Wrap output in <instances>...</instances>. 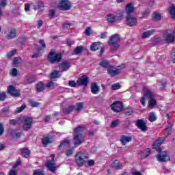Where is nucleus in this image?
Wrapping results in <instances>:
<instances>
[{"label":"nucleus","mask_w":175,"mask_h":175,"mask_svg":"<svg viewBox=\"0 0 175 175\" xmlns=\"http://www.w3.org/2000/svg\"><path fill=\"white\" fill-rule=\"evenodd\" d=\"M31 157V150L28 148H23V157L28 159Z\"/></svg>","instance_id":"nucleus-33"},{"label":"nucleus","mask_w":175,"mask_h":175,"mask_svg":"<svg viewBox=\"0 0 175 175\" xmlns=\"http://www.w3.org/2000/svg\"><path fill=\"white\" fill-rule=\"evenodd\" d=\"M111 109L114 113H121L124 110V104L121 101H115L111 105Z\"/></svg>","instance_id":"nucleus-10"},{"label":"nucleus","mask_w":175,"mask_h":175,"mask_svg":"<svg viewBox=\"0 0 175 175\" xmlns=\"http://www.w3.org/2000/svg\"><path fill=\"white\" fill-rule=\"evenodd\" d=\"M8 175H17V172H16L14 170H10L9 172Z\"/></svg>","instance_id":"nucleus-64"},{"label":"nucleus","mask_w":175,"mask_h":175,"mask_svg":"<svg viewBox=\"0 0 175 175\" xmlns=\"http://www.w3.org/2000/svg\"><path fill=\"white\" fill-rule=\"evenodd\" d=\"M159 83L161 85L160 89L165 90V88H166V85H167V80L163 79L161 81H159Z\"/></svg>","instance_id":"nucleus-42"},{"label":"nucleus","mask_w":175,"mask_h":175,"mask_svg":"<svg viewBox=\"0 0 175 175\" xmlns=\"http://www.w3.org/2000/svg\"><path fill=\"white\" fill-rule=\"evenodd\" d=\"M21 62V57H15L13 60V64L14 65H18Z\"/></svg>","instance_id":"nucleus-51"},{"label":"nucleus","mask_w":175,"mask_h":175,"mask_svg":"<svg viewBox=\"0 0 175 175\" xmlns=\"http://www.w3.org/2000/svg\"><path fill=\"white\" fill-rule=\"evenodd\" d=\"M7 92L8 94L12 95L13 96H18V95H20V92L16 90V89H14V87H13L12 85H9L7 88Z\"/></svg>","instance_id":"nucleus-23"},{"label":"nucleus","mask_w":175,"mask_h":175,"mask_svg":"<svg viewBox=\"0 0 175 175\" xmlns=\"http://www.w3.org/2000/svg\"><path fill=\"white\" fill-rule=\"evenodd\" d=\"M84 129H85V126L83 125H79L78 126L74 129L73 144L74 146H75V147L81 146V144H83L85 140V137L83 135Z\"/></svg>","instance_id":"nucleus-3"},{"label":"nucleus","mask_w":175,"mask_h":175,"mask_svg":"<svg viewBox=\"0 0 175 175\" xmlns=\"http://www.w3.org/2000/svg\"><path fill=\"white\" fill-rule=\"evenodd\" d=\"M44 83H43V82L39 81L36 84V91L37 94H39V92H42V91H44Z\"/></svg>","instance_id":"nucleus-27"},{"label":"nucleus","mask_w":175,"mask_h":175,"mask_svg":"<svg viewBox=\"0 0 175 175\" xmlns=\"http://www.w3.org/2000/svg\"><path fill=\"white\" fill-rule=\"evenodd\" d=\"M85 33L88 36H90V35H91V27H88L86 28V29L85 30Z\"/></svg>","instance_id":"nucleus-59"},{"label":"nucleus","mask_w":175,"mask_h":175,"mask_svg":"<svg viewBox=\"0 0 175 175\" xmlns=\"http://www.w3.org/2000/svg\"><path fill=\"white\" fill-rule=\"evenodd\" d=\"M111 167L115 170H122V169L124 167V165L122 163H121V162H120L119 160L116 159L112 162Z\"/></svg>","instance_id":"nucleus-21"},{"label":"nucleus","mask_w":175,"mask_h":175,"mask_svg":"<svg viewBox=\"0 0 175 175\" xmlns=\"http://www.w3.org/2000/svg\"><path fill=\"white\" fill-rule=\"evenodd\" d=\"M48 61L51 64L61 62L62 61V53H55V51L51 50L48 55Z\"/></svg>","instance_id":"nucleus-6"},{"label":"nucleus","mask_w":175,"mask_h":175,"mask_svg":"<svg viewBox=\"0 0 175 175\" xmlns=\"http://www.w3.org/2000/svg\"><path fill=\"white\" fill-rule=\"evenodd\" d=\"M51 120V115H46L44 118V122H49Z\"/></svg>","instance_id":"nucleus-60"},{"label":"nucleus","mask_w":175,"mask_h":175,"mask_svg":"<svg viewBox=\"0 0 175 175\" xmlns=\"http://www.w3.org/2000/svg\"><path fill=\"white\" fill-rule=\"evenodd\" d=\"M6 99V92H3L0 93V100H5Z\"/></svg>","instance_id":"nucleus-57"},{"label":"nucleus","mask_w":175,"mask_h":175,"mask_svg":"<svg viewBox=\"0 0 175 175\" xmlns=\"http://www.w3.org/2000/svg\"><path fill=\"white\" fill-rule=\"evenodd\" d=\"M42 144L44 147H47L49 144H51L54 142V138L53 137H49L47 135H43V138L41 139Z\"/></svg>","instance_id":"nucleus-19"},{"label":"nucleus","mask_w":175,"mask_h":175,"mask_svg":"<svg viewBox=\"0 0 175 175\" xmlns=\"http://www.w3.org/2000/svg\"><path fill=\"white\" fill-rule=\"evenodd\" d=\"M75 154V148H72L70 149H68L65 152V155L66 157H72Z\"/></svg>","instance_id":"nucleus-41"},{"label":"nucleus","mask_w":175,"mask_h":175,"mask_svg":"<svg viewBox=\"0 0 175 175\" xmlns=\"http://www.w3.org/2000/svg\"><path fill=\"white\" fill-rule=\"evenodd\" d=\"M29 103L31 107H39L40 106V103L36 102L33 99L29 100Z\"/></svg>","instance_id":"nucleus-38"},{"label":"nucleus","mask_w":175,"mask_h":175,"mask_svg":"<svg viewBox=\"0 0 175 175\" xmlns=\"http://www.w3.org/2000/svg\"><path fill=\"white\" fill-rule=\"evenodd\" d=\"M38 43L40 46H39L37 48L38 53L39 54H40V53H44V51L46 50V42H44V40L43 39L39 40Z\"/></svg>","instance_id":"nucleus-22"},{"label":"nucleus","mask_w":175,"mask_h":175,"mask_svg":"<svg viewBox=\"0 0 175 175\" xmlns=\"http://www.w3.org/2000/svg\"><path fill=\"white\" fill-rule=\"evenodd\" d=\"M51 80H54V79H59V77H61V75L59 71L58 70H53L51 73V76H50Z\"/></svg>","instance_id":"nucleus-35"},{"label":"nucleus","mask_w":175,"mask_h":175,"mask_svg":"<svg viewBox=\"0 0 175 175\" xmlns=\"http://www.w3.org/2000/svg\"><path fill=\"white\" fill-rule=\"evenodd\" d=\"M75 159L77 166L83 167L90 159V154L87 152L79 151L75 154Z\"/></svg>","instance_id":"nucleus-4"},{"label":"nucleus","mask_w":175,"mask_h":175,"mask_svg":"<svg viewBox=\"0 0 175 175\" xmlns=\"http://www.w3.org/2000/svg\"><path fill=\"white\" fill-rule=\"evenodd\" d=\"M75 109H76V105H70L68 107L66 108H63L62 109V113H64V114H70V113H72V111H73V110H75Z\"/></svg>","instance_id":"nucleus-28"},{"label":"nucleus","mask_w":175,"mask_h":175,"mask_svg":"<svg viewBox=\"0 0 175 175\" xmlns=\"http://www.w3.org/2000/svg\"><path fill=\"white\" fill-rule=\"evenodd\" d=\"M45 166L47 167L49 172H51V173H57V163L55 162L49 161L46 163Z\"/></svg>","instance_id":"nucleus-16"},{"label":"nucleus","mask_w":175,"mask_h":175,"mask_svg":"<svg viewBox=\"0 0 175 175\" xmlns=\"http://www.w3.org/2000/svg\"><path fill=\"white\" fill-rule=\"evenodd\" d=\"M113 69L114 67L113 66H109V68L107 69V73L108 75H109V76H111V77H114V76H118V75H120L121 73V69Z\"/></svg>","instance_id":"nucleus-20"},{"label":"nucleus","mask_w":175,"mask_h":175,"mask_svg":"<svg viewBox=\"0 0 175 175\" xmlns=\"http://www.w3.org/2000/svg\"><path fill=\"white\" fill-rule=\"evenodd\" d=\"M70 146V140L69 139H64L62 141L60 144L58 146V150H61V148H65V147Z\"/></svg>","instance_id":"nucleus-31"},{"label":"nucleus","mask_w":175,"mask_h":175,"mask_svg":"<svg viewBox=\"0 0 175 175\" xmlns=\"http://www.w3.org/2000/svg\"><path fill=\"white\" fill-rule=\"evenodd\" d=\"M54 16H55V10H49L50 18H54Z\"/></svg>","instance_id":"nucleus-56"},{"label":"nucleus","mask_w":175,"mask_h":175,"mask_svg":"<svg viewBox=\"0 0 175 175\" xmlns=\"http://www.w3.org/2000/svg\"><path fill=\"white\" fill-rule=\"evenodd\" d=\"M135 126L138 129H140L142 132H147V131H148L147 123L143 119H138L135 123Z\"/></svg>","instance_id":"nucleus-11"},{"label":"nucleus","mask_w":175,"mask_h":175,"mask_svg":"<svg viewBox=\"0 0 175 175\" xmlns=\"http://www.w3.org/2000/svg\"><path fill=\"white\" fill-rule=\"evenodd\" d=\"M17 53V50L14 49L11 51H10L8 54H7V57L9 59H12V57H14V55H16V54Z\"/></svg>","instance_id":"nucleus-45"},{"label":"nucleus","mask_w":175,"mask_h":175,"mask_svg":"<svg viewBox=\"0 0 175 175\" xmlns=\"http://www.w3.org/2000/svg\"><path fill=\"white\" fill-rule=\"evenodd\" d=\"M148 120L150 122H154V121H157V116H155V113L150 112Z\"/></svg>","instance_id":"nucleus-39"},{"label":"nucleus","mask_w":175,"mask_h":175,"mask_svg":"<svg viewBox=\"0 0 175 175\" xmlns=\"http://www.w3.org/2000/svg\"><path fill=\"white\" fill-rule=\"evenodd\" d=\"M47 88H49V90H54V82L49 81L46 83Z\"/></svg>","instance_id":"nucleus-53"},{"label":"nucleus","mask_w":175,"mask_h":175,"mask_svg":"<svg viewBox=\"0 0 175 175\" xmlns=\"http://www.w3.org/2000/svg\"><path fill=\"white\" fill-rule=\"evenodd\" d=\"M170 14L173 20H175V5H172L170 8Z\"/></svg>","instance_id":"nucleus-43"},{"label":"nucleus","mask_w":175,"mask_h":175,"mask_svg":"<svg viewBox=\"0 0 175 175\" xmlns=\"http://www.w3.org/2000/svg\"><path fill=\"white\" fill-rule=\"evenodd\" d=\"M10 125H17V124H21L23 122V120L21 118H19L18 120H10L9 121Z\"/></svg>","instance_id":"nucleus-40"},{"label":"nucleus","mask_w":175,"mask_h":175,"mask_svg":"<svg viewBox=\"0 0 175 175\" xmlns=\"http://www.w3.org/2000/svg\"><path fill=\"white\" fill-rule=\"evenodd\" d=\"M62 27H63L65 29H70V24H69V23H63V24H62Z\"/></svg>","instance_id":"nucleus-62"},{"label":"nucleus","mask_w":175,"mask_h":175,"mask_svg":"<svg viewBox=\"0 0 175 175\" xmlns=\"http://www.w3.org/2000/svg\"><path fill=\"white\" fill-rule=\"evenodd\" d=\"M120 142L122 143V146H126L128 143L132 142V137L122 135L120 139Z\"/></svg>","instance_id":"nucleus-24"},{"label":"nucleus","mask_w":175,"mask_h":175,"mask_svg":"<svg viewBox=\"0 0 175 175\" xmlns=\"http://www.w3.org/2000/svg\"><path fill=\"white\" fill-rule=\"evenodd\" d=\"M33 175H44V172L40 170H36L33 171Z\"/></svg>","instance_id":"nucleus-52"},{"label":"nucleus","mask_w":175,"mask_h":175,"mask_svg":"<svg viewBox=\"0 0 175 175\" xmlns=\"http://www.w3.org/2000/svg\"><path fill=\"white\" fill-rule=\"evenodd\" d=\"M68 85L69 87H71L72 88H76V87H77V82L76 83V81L71 80L68 81Z\"/></svg>","instance_id":"nucleus-48"},{"label":"nucleus","mask_w":175,"mask_h":175,"mask_svg":"<svg viewBox=\"0 0 175 175\" xmlns=\"http://www.w3.org/2000/svg\"><path fill=\"white\" fill-rule=\"evenodd\" d=\"M100 88L98 86V83L96 82H94L92 83L91 85V92L94 95H96L99 92Z\"/></svg>","instance_id":"nucleus-25"},{"label":"nucleus","mask_w":175,"mask_h":175,"mask_svg":"<svg viewBox=\"0 0 175 175\" xmlns=\"http://www.w3.org/2000/svg\"><path fill=\"white\" fill-rule=\"evenodd\" d=\"M90 50L92 51H97V50H100V53L98 55L99 57H102L105 53V48L102 46V43L100 42L92 43L90 46Z\"/></svg>","instance_id":"nucleus-9"},{"label":"nucleus","mask_w":175,"mask_h":175,"mask_svg":"<svg viewBox=\"0 0 175 175\" xmlns=\"http://www.w3.org/2000/svg\"><path fill=\"white\" fill-rule=\"evenodd\" d=\"M122 111H124V114L126 117H129V116L133 114V109L131 107L123 108Z\"/></svg>","instance_id":"nucleus-30"},{"label":"nucleus","mask_w":175,"mask_h":175,"mask_svg":"<svg viewBox=\"0 0 175 175\" xmlns=\"http://www.w3.org/2000/svg\"><path fill=\"white\" fill-rule=\"evenodd\" d=\"M58 8L59 10H70L72 9V3L69 0H60Z\"/></svg>","instance_id":"nucleus-8"},{"label":"nucleus","mask_w":175,"mask_h":175,"mask_svg":"<svg viewBox=\"0 0 175 175\" xmlns=\"http://www.w3.org/2000/svg\"><path fill=\"white\" fill-rule=\"evenodd\" d=\"M31 10V4L30 3H25V11L29 12Z\"/></svg>","instance_id":"nucleus-58"},{"label":"nucleus","mask_w":175,"mask_h":175,"mask_svg":"<svg viewBox=\"0 0 175 175\" xmlns=\"http://www.w3.org/2000/svg\"><path fill=\"white\" fill-rule=\"evenodd\" d=\"M120 42H121V38L117 33L112 35L109 38L108 44L110 46L111 51H117L120 49Z\"/></svg>","instance_id":"nucleus-5"},{"label":"nucleus","mask_w":175,"mask_h":175,"mask_svg":"<svg viewBox=\"0 0 175 175\" xmlns=\"http://www.w3.org/2000/svg\"><path fill=\"white\" fill-rule=\"evenodd\" d=\"M143 92L144 94L140 99V103L142 105V106H146V99L148 98L149 99L148 107H149L150 109H154V107L157 106V100L154 99V93H152V92L147 88H144Z\"/></svg>","instance_id":"nucleus-2"},{"label":"nucleus","mask_w":175,"mask_h":175,"mask_svg":"<svg viewBox=\"0 0 175 175\" xmlns=\"http://www.w3.org/2000/svg\"><path fill=\"white\" fill-rule=\"evenodd\" d=\"M43 25V21H42V20H38V21H37V28H40Z\"/></svg>","instance_id":"nucleus-61"},{"label":"nucleus","mask_w":175,"mask_h":175,"mask_svg":"<svg viewBox=\"0 0 175 175\" xmlns=\"http://www.w3.org/2000/svg\"><path fill=\"white\" fill-rule=\"evenodd\" d=\"M162 15L157 12H154V15L152 16V20H153V21H159L160 20H162Z\"/></svg>","instance_id":"nucleus-36"},{"label":"nucleus","mask_w":175,"mask_h":175,"mask_svg":"<svg viewBox=\"0 0 175 175\" xmlns=\"http://www.w3.org/2000/svg\"><path fill=\"white\" fill-rule=\"evenodd\" d=\"M83 51H84V46L83 45L78 46L75 49L72 55H79Z\"/></svg>","instance_id":"nucleus-29"},{"label":"nucleus","mask_w":175,"mask_h":175,"mask_svg":"<svg viewBox=\"0 0 175 175\" xmlns=\"http://www.w3.org/2000/svg\"><path fill=\"white\" fill-rule=\"evenodd\" d=\"M163 142H165V138L160 137L152 144L153 150H156L157 152H159L157 156L159 162H167L170 161V157H169L167 151L162 152V149L161 148V146H162Z\"/></svg>","instance_id":"nucleus-1"},{"label":"nucleus","mask_w":175,"mask_h":175,"mask_svg":"<svg viewBox=\"0 0 175 175\" xmlns=\"http://www.w3.org/2000/svg\"><path fill=\"white\" fill-rule=\"evenodd\" d=\"M21 111H23V105H21L20 107H17L15 110V113H21Z\"/></svg>","instance_id":"nucleus-63"},{"label":"nucleus","mask_w":175,"mask_h":175,"mask_svg":"<svg viewBox=\"0 0 175 175\" xmlns=\"http://www.w3.org/2000/svg\"><path fill=\"white\" fill-rule=\"evenodd\" d=\"M36 81V77L31 75L27 77V84H32Z\"/></svg>","instance_id":"nucleus-37"},{"label":"nucleus","mask_w":175,"mask_h":175,"mask_svg":"<svg viewBox=\"0 0 175 175\" xmlns=\"http://www.w3.org/2000/svg\"><path fill=\"white\" fill-rule=\"evenodd\" d=\"M121 88V85H120V83H113L111 86V89L113 91H117V90H120Z\"/></svg>","instance_id":"nucleus-46"},{"label":"nucleus","mask_w":175,"mask_h":175,"mask_svg":"<svg viewBox=\"0 0 175 175\" xmlns=\"http://www.w3.org/2000/svg\"><path fill=\"white\" fill-rule=\"evenodd\" d=\"M38 8L41 10V12H43V10H44V3H43V1L38 2Z\"/></svg>","instance_id":"nucleus-50"},{"label":"nucleus","mask_w":175,"mask_h":175,"mask_svg":"<svg viewBox=\"0 0 175 175\" xmlns=\"http://www.w3.org/2000/svg\"><path fill=\"white\" fill-rule=\"evenodd\" d=\"M20 72L17 70L16 68H12L10 71V75L12 77L17 76V75H19Z\"/></svg>","instance_id":"nucleus-49"},{"label":"nucleus","mask_w":175,"mask_h":175,"mask_svg":"<svg viewBox=\"0 0 175 175\" xmlns=\"http://www.w3.org/2000/svg\"><path fill=\"white\" fill-rule=\"evenodd\" d=\"M86 163H88V166H90V167L94 166V165H95V160L94 159H90V160H87Z\"/></svg>","instance_id":"nucleus-54"},{"label":"nucleus","mask_w":175,"mask_h":175,"mask_svg":"<svg viewBox=\"0 0 175 175\" xmlns=\"http://www.w3.org/2000/svg\"><path fill=\"white\" fill-rule=\"evenodd\" d=\"M4 36L5 39L10 40V39H14L16 38V29H8L4 32Z\"/></svg>","instance_id":"nucleus-14"},{"label":"nucleus","mask_w":175,"mask_h":175,"mask_svg":"<svg viewBox=\"0 0 175 175\" xmlns=\"http://www.w3.org/2000/svg\"><path fill=\"white\" fill-rule=\"evenodd\" d=\"M8 5V0H1L0 6L1 8H5Z\"/></svg>","instance_id":"nucleus-55"},{"label":"nucleus","mask_w":175,"mask_h":175,"mask_svg":"<svg viewBox=\"0 0 175 175\" xmlns=\"http://www.w3.org/2000/svg\"><path fill=\"white\" fill-rule=\"evenodd\" d=\"M122 13H120L118 16L114 15V14H109L107 15V21L110 24L116 23V20H122Z\"/></svg>","instance_id":"nucleus-12"},{"label":"nucleus","mask_w":175,"mask_h":175,"mask_svg":"<svg viewBox=\"0 0 175 175\" xmlns=\"http://www.w3.org/2000/svg\"><path fill=\"white\" fill-rule=\"evenodd\" d=\"M120 125V120H113L111 123V128H116V126H118Z\"/></svg>","instance_id":"nucleus-47"},{"label":"nucleus","mask_w":175,"mask_h":175,"mask_svg":"<svg viewBox=\"0 0 175 175\" xmlns=\"http://www.w3.org/2000/svg\"><path fill=\"white\" fill-rule=\"evenodd\" d=\"M155 32V29H150L148 30L144 33H142V39H146V38H149V36H151Z\"/></svg>","instance_id":"nucleus-32"},{"label":"nucleus","mask_w":175,"mask_h":175,"mask_svg":"<svg viewBox=\"0 0 175 175\" xmlns=\"http://www.w3.org/2000/svg\"><path fill=\"white\" fill-rule=\"evenodd\" d=\"M99 65H100V66H101L102 68H104L105 69H109L110 68V66H111V65H110L109 64V61H107L106 59L102 60L99 63Z\"/></svg>","instance_id":"nucleus-34"},{"label":"nucleus","mask_w":175,"mask_h":175,"mask_svg":"<svg viewBox=\"0 0 175 175\" xmlns=\"http://www.w3.org/2000/svg\"><path fill=\"white\" fill-rule=\"evenodd\" d=\"M88 83H90V78L87 75L81 76L77 81V84L79 86L83 85V87H87Z\"/></svg>","instance_id":"nucleus-13"},{"label":"nucleus","mask_w":175,"mask_h":175,"mask_svg":"<svg viewBox=\"0 0 175 175\" xmlns=\"http://www.w3.org/2000/svg\"><path fill=\"white\" fill-rule=\"evenodd\" d=\"M126 18V25L129 27H136V25H137V19L135 17H132L131 14H128Z\"/></svg>","instance_id":"nucleus-15"},{"label":"nucleus","mask_w":175,"mask_h":175,"mask_svg":"<svg viewBox=\"0 0 175 175\" xmlns=\"http://www.w3.org/2000/svg\"><path fill=\"white\" fill-rule=\"evenodd\" d=\"M125 12L128 14H132V13H133L135 12V7L132 4V3H129L126 5Z\"/></svg>","instance_id":"nucleus-26"},{"label":"nucleus","mask_w":175,"mask_h":175,"mask_svg":"<svg viewBox=\"0 0 175 175\" xmlns=\"http://www.w3.org/2000/svg\"><path fill=\"white\" fill-rule=\"evenodd\" d=\"M23 131L28 132L32 129V124H33V118L28 116L23 117Z\"/></svg>","instance_id":"nucleus-7"},{"label":"nucleus","mask_w":175,"mask_h":175,"mask_svg":"<svg viewBox=\"0 0 175 175\" xmlns=\"http://www.w3.org/2000/svg\"><path fill=\"white\" fill-rule=\"evenodd\" d=\"M75 107L76 111H80L81 110H83V108L84 107V104L83 103H77L75 105Z\"/></svg>","instance_id":"nucleus-44"},{"label":"nucleus","mask_w":175,"mask_h":175,"mask_svg":"<svg viewBox=\"0 0 175 175\" xmlns=\"http://www.w3.org/2000/svg\"><path fill=\"white\" fill-rule=\"evenodd\" d=\"M164 40L169 44L175 42V29L173 30L172 33H168L165 36Z\"/></svg>","instance_id":"nucleus-17"},{"label":"nucleus","mask_w":175,"mask_h":175,"mask_svg":"<svg viewBox=\"0 0 175 175\" xmlns=\"http://www.w3.org/2000/svg\"><path fill=\"white\" fill-rule=\"evenodd\" d=\"M70 66H71L70 62L66 60L59 64V69L62 72H66L69 70V68H70Z\"/></svg>","instance_id":"nucleus-18"}]
</instances>
